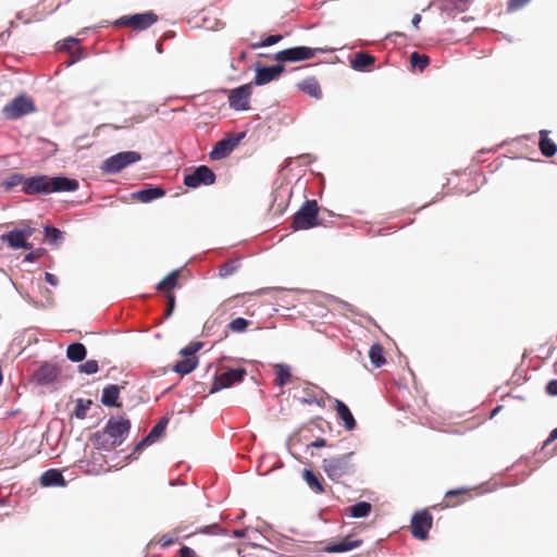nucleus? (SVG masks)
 Listing matches in <instances>:
<instances>
[{"label": "nucleus", "instance_id": "nucleus-54", "mask_svg": "<svg viewBox=\"0 0 557 557\" xmlns=\"http://www.w3.org/2000/svg\"><path fill=\"white\" fill-rule=\"evenodd\" d=\"M36 258H37V256L35 252H29L28 255H26L25 260L29 261V262H34L36 260Z\"/></svg>", "mask_w": 557, "mask_h": 557}, {"label": "nucleus", "instance_id": "nucleus-31", "mask_svg": "<svg viewBox=\"0 0 557 557\" xmlns=\"http://www.w3.org/2000/svg\"><path fill=\"white\" fill-rule=\"evenodd\" d=\"M371 510H372V506L368 502H359V503H357V504L346 508V511L352 518H363V517H367V516H369Z\"/></svg>", "mask_w": 557, "mask_h": 557}, {"label": "nucleus", "instance_id": "nucleus-49", "mask_svg": "<svg viewBox=\"0 0 557 557\" xmlns=\"http://www.w3.org/2000/svg\"><path fill=\"white\" fill-rule=\"evenodd\" d=\"M45 278L52 286H55L58 284V277L52 273L46 272Z\"/></svg>", "mask_w": 557, "mask_h": 557}, {"label": "nucleus", "instance_id": "nucleus-55", "mask_svg": "<svg viewBox=\"0 0 557 557\" xmlns=\"http://www.w3.org/2000/svg\"><path fill=\"white\" fill-rule=\"evenodd\" d=\"M235 537H244L245 536V530H235L233 532Z\"/></svg>", "mask_w": 557, "mask_h": 557}, {"label": "nucleus", "instance_id": "nucleus-27", "mask_svg": "<svg viewBox=\"0 0 557 557\" xmlns=\"http://www.w3.org/2000/svg\"><path fill=\"white\" fill-rule=\"evenodd\" d=\"M197 364V357H184L182 360L177 361L173 366V371L181 375H186L193 372L196 369Z\"/></svg>", "mask_w": 557, "mask_h": 557}, {"label": "nucleus", "instance_id": "nucleus-51", "mask_svg": "<svg viewBox=\"0 0 557 557\" xmlns=\"http://www.w3.org/2000/svg\"><path fill=\"white\" fill-rule=\"evenodd\" d=\"M77 44V40L73 37L66 39L64 41V49L70 50L72 47H74Z\"/></svg>", "mask_w": 557, "mask_h": 557}, {"label": "nucleus", "instance_id": "nucleus-22", "mask_svg": "<svg viewBox=\"0 0 557 557\" xmlns=\"http://www.w3.org/2000/svg\"><path fill=\"white\" fill-rule=\"evenodd\" d=\"M165 195V190L161 187L154 186L149 188H144L132 194V198L139 202H150L154 199L161 198Z\"/></svg>", "mask_w": 557, "mask_h": 557}, {"label": "nucleus", "instance_id": "nucleus-25", "mask_svg": "<svg viewBox=\"0 0 557 557\" xmlns=\"http://www.w3.org/2000/svg\"><path fill=\"white\" fill-rule=\"evenodd\" d=\"M120 386L110 384L103 388L101 403L107 407H121V404L117 401L120 396Z\"/></svg>", "mask_w": 557, "mask_h": 557}, {"label": "nucleus", "instance_id": "nucleus-9", "mask_svg": "<svg viewBox=\"0 0 557 557\" xmlns=\"http://www.w3.org/2000/svg\"><path fill=\"white\" fill-rule=\"evenodd\" d=\"M247 372L244 368L228 369L220 374H215L210 388V394L228 388L234 384L242 382Z\"/></svg>", "mask_w": 557, "mask_h": 557}, {"label": "nucleus", "instance_id": "nucleus-40", "mask_svg": "<svg viewBox=\"0 0 557 557\" xmlns=\"http://www.w3.org/2000/svg\"><path fill=\"white\" fill-rule=\"evenodd\" d=\"M91 404H92L91 400L78 399L76 401V406H75V416H76V418L85 419L86 414H87V411L89 410Z\"/></svg>", "mask_w": 557, "mask_h": 557}, {"label": "nucleus", "instance_id": "nucleus-35", "mask_svg": "<svg viewBox=\"0 0 557 557\" xmlns=\"http://www.w3.org/2000/svg\"><path fill=\"white\" fill-rule=\"evenodd\" d=\"M297 399L300 404L311 405L313 403H317L320 405L319 401H317L314 387L311 384H307L304 389L302 394L300 396H297Z\"/></svg>", "mask_w": 557, "mask_h": 557}, {"label": "nucleus", "instance_id": "nucleus-26", "mask_svg": "<svg viewBox=\"0 0 557 557\" xmlns=\"http://www.w3.org/2000/svg\"><path fill=\"white\" fill-rule=\"evenodd\" d=\"M302 479L314 493H324L323 479L320 474H315L311 470L305 469L302 471Z\"/></svg>", "mask_w": 557, "mask_h": 557}, {"label": "nucleus", "instance_id": "nucleus-33", "mask_svg": "<svg viewBox=\"0 0 557 557\" xmlns=\"http://www.w3.org/2000/svg\"><path fill=\"white\" fill-rule=\"evenodd\" d=\"M24 183H25L24 175H22L20 173H13L8 178H5L4 181H2L0 183V188L3 191L8 193L18 185L23 186Z\"/></svg>", "mask_w": 557, "mask_h": 557}, {"label": "nucleus", "instance_id": "nucleus-17", "mask_svg": "<svg viewBox=\"0 0 557 557\" xmlns=\"http://www.w3.org/2000/svg\"><path fill=\"white\" fill-rule=\"evenodd\" d=\"M334 410L336 411L337 418L343 421V425L347 431H352L356 429V419L344 401L334 399Z\"/></svg>", "mask_w": 557, "mask_h": 557}, {"label": "nucleus", "instance_id": "nucleus-29", "mask_svg": "<svg viewBox=\"0 0 557 557\" xmlns=\"http://www.w3.org/2000/svg\"><path fill=\"white\" fill-rule=\"evenodd\" d=\"M86 347L81 343H74L66 348V357L73 362H81L86 358Z\"/></svg>", "mask_w": 557, "mask_h": 557}, {"label": "nucleus", "instance_id": "nucleus-28", "mask_svg": "<svg viewBox=\"0 0 557 557\" xmlns=\"http://www.w3.org/2000/svg\"><path fill=\"white\" fill-rule=\"evenodd\" d=\"M375 58L366 52H357L351 60L352 69L357 71H364L370 65L374 64Z\"/></svg>", "mask_w": 557, "mask_h": 557}, {"label": "nucleus", "instance_id": "nucleus-36", "mask_svg": "<svg viewBox=\"0 0 557 557\" xmlns=\"http://www.w3.org/2000/svg\"><path fill=\"white\" fill-rule=\"evenodd\" d=\"M410 64L412 67L419 69V71L422 72L430 64V58L426 54L412 52L410 54Z\"/></svg>", "mask_w": 557, "mask_h": 557}, {"label": "nucleus", "instance_id": "nucleus-42", "mask_svg": "<svg viewBox=\"0 0 557 557\" xmlns=\"http://www.w3.org/2000/svg\"><path fill=\"white\" fill-rule=\"evenodd\" d=\"M282 38H283L282 35H269L264 39H262L260 42L252 44L251 48L258 49L261 47H269V46L275 45L278 41H281Z\"/></svg>", "mask_w": 557, "mask_h": 557}, {"label": "nucleus", "instance_id": "nucleus-7", "mask_svg": "<svg viewBox=\"0 0 557 557\" xmlns=\"http://www.w3.org/2000/svg\"><path fill=\"white\" fill-rule=\"evenodd\" d=\"M35 111L36 107L33 99L26 95L15 97L2 109V113L8 120H17Z\"/></svg>", "mask_w": 557, "mask_h": 557}, {"label": "nucleus", "instance_id": "nucleus-2", "mask_svg": "<svg viewBox=\"0 0 557 557\" xmlns=\"http://www.w3.org/2000/svg\"><path fill=\"white\" fill-rule=\"evenodd\" d=\"M78 188L76 180L64 176L48 177L46 175H37L25 178L22 191L26 195L51 194L59 191H74Z\"/></svg>", "mask_w": 557, "mask_h": 557}, {"label": "nucleus", "instance_id": "nucleus-18", "mask_svg": "<svg viewBox=\"0 0 557 557\" xmlns=\"http://www.w3.org/2000/svg\"><path fill=\"white\" fill-rule=\"evenodd\" d=\"M471 498V490L467 487H459L456 490H450L445 493L444 505L443 507H456L467 499Z\"/></svg>", "mask_w": 557, "mask_h": 557}, {"label": "nucleus", "instance_id": "nucleus-46", "mask_svg": "<svg viewBox=\"0 0 557 557\" xmlns=\"http://www.w3.org/2000/svg\"><path fill=\"white\" fill-rule=\"evenodd\" d=\"M199 533H203V534H213V535H216V534H222L224 533V530L216 523H213V524H210V525H207L205 528H201L199 529L198 531Z\"/></svg>", "mask_w": 557, "mask_h": 557}, {"label": "nucleus", "instance_id": "nucleus-12", "mask_svg": "<svg viewBox=\"0 0 557 557\" xmlns=\"http://www.w3.org/2000/svg\"><path fill=\"white\" fill-rule=\"evenodd\" d=\"M245 137V133L232 134L219 140L210 152L212 160H221L226 158Z\"/></svg>", "mask_w": 557, "mask_h": 557}, {"label": "nucleus", "instance_id": "nucleus-24", "mask_svg": "<svg viewBox=\"0 0 557 557\" xmlns=\"http://www.w3.org/2000/svg\"><path fill=\"white\" fill-rule=\"evenodd\" d=\"M40 484L42 486H65L66 482L61 471L49 469L41 474Z\"/></svg>", "mask_w": 557, "mask_h": 557}, {"label": "nucleus", "instance_id": "nucleus-3", "mask_svg": "<svg viewBox=\"0 0 557 557\" xmlns=\"http://www.w3.org/2000/svg\"><path fill=\"white\" fill-rule=\"evenodd\" d=\"M354 453L344 454L336 457L324 458L322 460V469L329 479L336 481L345 475L354 472L355 466L351 462Z\"/></svg>", "mask_w": 557, "mask_h": 557}, {"label": "nucleus", "instance_id": "nucleus-16", "mask_svg": "<svg viewBox=\"0 0 557 557\" xmlns=\"http://www.w3.org/2000/svg\"><path fill=\"white\" fill-rule=\"evenodd\" d=\"M169 419L163 417L135 447L134 453L141 451L146 446L154 443L164 433Z\"/></svg>", "mask_w": 557, "mask_h": 557}, {"label": "nucleus", "instance_id": "nucleus-52", "mask_svg": "<svg viewBox=\"0 0 557 557\" xmlns=\"http://www.w3.org/2000/svg\"><path fill=\"white\" fill-rule=\"evenodd\" d=\"M555 440H557V428H556V429H554V430L550 432V434H549L548 438H547V440H546V442H545V445H547L548 443H550V442H553V441H555Z\"/></svg>", "mask_w": 557, "mask_h": 557}, {"label": "nucleus", "instance_id": "nucleus-30", "mask_svg": "<svg viewBox=\"0 0 557 557\" xmlns=\"http://www.w3.org/2000/svg\"><path fill=\"white\" fill-rule=\"evenodd\" d=\"M180 270H174L169 273L158 285L157 289L159 292H169L175 288L178 284Z\"/></svg>", "mask_w": 557, "mask_h": 557}, {"label": "nucleus", "instance_id": "nucleus-20", "mask_svg": "<svg viewBox=\"0 0 557 557\" xmlns=\"http://www.w3.org/2000/svg\"><path fill=\"white\" fill-rule=\"evenodd\" d=\"M362 544V541L359 539H354V536L347 535L338 543H332L325 547V552L327 553H343L348 552L354 548L359 547Z\"/></svg>", "mask_w": 557, "mask_h": 557}, {"label": "nucleus", "instance_id": "nucleus-39", "mask_svg": "<svg viewBox=\"0 0 557 557\" xmlns=\"http://www.w3.org/2000/svg\"><path fill=\"white\" fill-rule=\"evenodd\" d=\"M209 14L210 12H207L206 10H202L199 13V17L202 21L201 26L207 29H215L219 26L220 21L215 16H209Z\"/></svg>", "mask_w": 557, "mask_h": 557}, {"label": "nucleus", "instance_id": "nucleus-45", "mask_svg": "<svg viewBox=\"0 0 557 557\" xmlns=\"http://www.w3.org/2000/svg\"><path fill=\"white\" fill-rule=\"evenodd\" d=\"M531 0H508L507 12H516L525 7Z\"/></svg>", "mask_w": 557, "mask_h": 557}, {"label": "nucleus", "instance_id": "nucleus-21", "mask_svg": "<svg viewBox=\"0 0 557 557\" xmlns=\"http://www.w3.org/2000/svg\"><path fill=\"white\" fill-rule=\"evenodd\" d=\"M299 90L317 100L322 98V89L315 77H307L297 84Z\"/></svg>", "mask_w": 557, "mask_h": 557}, {"label": "nucleus", "instance_id": "nucleus-41", "mask_svg": "<svg viewBox=\"0 0 557 557\" xmlns=\"http://www.w3.org/2000/svg\"><path fill=\"white\" fill-rule=\"evenodd\" d=\"M201 342H191L189 345L180 350L183 357H196V354L202 348Z\"/></svg>", "mask_w": 557, "mask_h": 557}, {"label": "nucleus", "instance_id": "nucleus-6", "mask_svg": "<svg viewBox=\"0 0 557 557\" xmlns=\"http://www.w3.org/2000/svg\"><path fill=\"white\" fill-rule=\"evenodd\" d=\"M158 21V15L148 11L132 15H124L117 18L113 25L115 27H131L134 30L141 32L152 26Z\"/></svg>", "mask_w": 557, "mask_h": 557}, {"label": "nucleus", "instance_id": "nucleus-10", "mask_svg": "<svg viewBox=\"0 0 557 557\" xmlns=\"http://www.w3.org/2000/svg\"><path fill=\"white\" fill-rule=\"evenodd\" d=\"M215 182V174L206 166H197L193 172L185 174L184 185L189 188H197L201 185H212Z\"/></svg>", "mask_w": 557, "mask_h": 557}, {"label": "nucleus", "instance_id": "nucleus-23", "mask_svg": "<svg viewBox=\"0 0 557 557\" xmlns=\"http://www.w3.org/2000/svg\"><path fill=\"white\" fill-rule=\"evenodd\" d=\"M539 135V148L541 153L546 158L554 157L557 152V145L548 137L549 131L542 129Z\"/></svg>", "mask_w": 557, "mask_h": 557}, {"label": "nucleus", "instance_id": "nucleus-32", "mask_svg": "<svg viewBox=\"0 0 557 557\" xmlns=\"http://www.w3.org/2000/svg\"><path fill=\"white\" fill-rule=\"evenodd\" d=\"M369 358H370L371 363L375 368H380L383 364H385L386 359L384 357V349H383L382 345H380L377 343L373 344L369 350Z\"/></svg>", "mask_w": 557, "mask_h": 557}, {"label": "nucleus", "instance_id": "nucleus-50", "mask_svg": "<svg viewBox=\"0 0 557 557\" xmlns=\"http://www.w3.org/2000/svg\"><path fill=\"white\" fill-rule=\"evenodd\" d=\"M309 446L315 447V448L324 447V446H326V441L324 438H317L315 441L310 443Z\"/></svg>", "mask_w": 557, "mask_h": 557}, {"label": "nucleus", "instance_id": "nucleus-19", "mask_svg": "<svg viewBox=\"0 0 557 557\" xmlns=\"http://www.w3.org/2000/svg\"><path fill=\"white\" fill-rule=\"evenodd\" d=\"M58 375L59 369L57 366L45 363L34 373V380L38 384L46 385L55 381Z\"/></svg>", "mask_w": 557, "mask_h": 557}, {"label": "nucleus", "instance_id": "nucleus-43", "mask_svg": "<svg viewBox=\"0 0 557 557\" xmlns=\"http://www.w3.org/2000/svg\"><path fill=\"white\" fill-rule=\"evenodd\" d=\"M238 268L236 261H226L224 262L219 270V274L221 277H227L232 275Z\"/></svg>", "mask_w": 557, "mask_h": 557}, {"label": "nucleus", "instance_id": "nucleus-34", "mask_svg": "<svg viewBox=\"0 0 557 557\" xmlns=\"http://www.w3.org/2000/svg\"><path fill=\"white\" fill-rule=\"evenodd\" d=\"M275 383L278 386H284L292 377L289 366L283 363L275 366Z\"/></svg>", "mask_w": 557, "mask_h": 557}, {"label": "nucleus", "instance_id": "nucleus-8", "mask_svg": "<svg viewBox=\"0 0 557 557\" xmlns=\"http://www.w3.org/2000/svg\"><path fill=\"white\" fill-rule=\"evenodd\" d=\"M141 159L140 153L136 151H123L108 158L101 169L106 173H117L129 164L136 163Z\"/></svg>", "mask_w": 557, "mask_h": 557}, {"label": "nucleus", "instance_id": "nucleus-56", "mask_svg": "<svg viewBox=\"0 0 557 557\" xmlns=\"http://www.w3.org/2000/svg\"><path fill=\"white\" fill-rule=\"evenodd\" d=\"M231 300L232 299H227L221 305V309L223 310V312L227 310V306L230 305Z\"/></svg>", "mask_w": 557, "mask_h": 557}, {"label": "nucleus", "instance_id": "nucleus-38", "mask_svg": "<svg viewBox=\"0 0 557 557\" xmlns=\"http://www.w3.org/2000/svg\"><path fill=\"white\" fill-rule=\"evenodd\" d=\"M249 325L250 321L244 318H236L227 324V329L233 333H242L245 332Z\"/></svg>", "mask_w": 557, "mask_h": 557}, {"label": "nucleus", "instance_id": "nucleus-37", "mask_svg": "<svg viewBox=\"0 0 557 557\" xmlns=\"http://www.w3.org/2000/svg\"><path fill=\"white\" fill-rule=\"evenodd\" d=\"M45 238L51 245H58L63 238V233L57 227L46 226L45 227Z\"/></svg>", "mask_w": 557, "mask_h": 557}, {"label": "nucleus", "instance_id": "nucleus-11", "mask_svg": "<svg viewBox=\"0 0 557 557\" xmlns=\"http://www.w3.org/2000/svg\"><path fill=\"white\" fill-rule=\"evenodd\" d=\"M433 517L426 510L417 511L411 518V533L418 540H426L432 528Z\"/></svg>", "mask_w": 557, "mask_h": 557}, {"label": "nucleus", "instance_id": "nucleus-1", "mask_svg": "<svg viewBox=\"0 0 557 557\" xmlns=\"http://www.w3.org/2000/svg\"><path fill=\"white\" fill-rule=\"evenodd\" d=\"M131 430V421L124 417H112L106 426L96 432L91 441L98 449L112 450L127 437Z\"/></svg>", "mask_w": 557, "mask_h": 557}, {"label": "nucleus", "instance_id": "nucleus-48", "mask_svg": "<svg viewBox=\"0 0 557 557\" xmlns=\"http://www.w3.org/2000/svg\"><path fill=\"white\" fill-rule=\"evenodd\" d=\"M546 393L550 396H557V380H552L547 383Z\"/></svg>", "mask_w": 557, "mask_h": 557}, {"label": "nucleus", "instance_id": "nucleus-44", "mask_svg": "<svg viewBox=\"0 0 557 557\" xmlns=\"http://www.w3.org/2000/svg\"><path fill=\"white\" fill-rule=\"evenodd\" d=\"M79 372L86 373V374H94L98 372L99 366L96 360H87L85 363H82L78 367Z\"/></svg>", "mask_w": 557, "mask_h": 557}, {"label": "nucleus", "instance_id": "nucleus-13", "mask_svg": "<svg viewBox=\"0 0 557 557\" xmlns=\"http://www.w3.org/2000/svg\"><path fill=\"white\" fill-rule=\"evenodd\" d=\"M251 96V85L246 84L232 89L228 95L230 107L237 111L249 109V99Z\"/></svg>", "mask_w": 557, "mask_h": 557}, {"label": "nucleus", "instance_id": "nucleus-4", "mask_svg": "<svg viewBox=\"0 0 557 557\" xmlns=\"http://www.w3.org/2000/svg\"><path fill=\"white\" fill-rule=\"evenodd\" d=\"M319 220V207L315 200H307L294 214L290 227L294 231L309 230L321 225Z\"/></svg>", "mask_w": 557, "mask_h": 557}, {"label": "nucleus", "instance_id": "nucleus-5", "mask_svg": "<svg viewBox=\"0 0 557 557\" xmlns=\"http://www.w3.org/2000/svg\"><path fill=\"white\" fill-rule=\"evenodd\" d=\"M334 49L327 47L309 48L299 46L281 50L275 54L274 58L280 62H298L304 60H310L314 58L317 53L331 52Z\"/></svg>", "mask_w": 557, "mask_h": 557}, {"label": "nucleus", "instance_id": "nucleus-57", "mask_svg": "<svg viewBox=\"0 0 557 557\" xmlns=\"http://www.w3.org/2000/svg\"><path fill=\"white\" fill-rule=\"evenodd\" d=\"M499 409H500V407H496V408L493 410L492 416H494V414L498 413V410H499Z\"/></svg>", "mask_w": 557, "mask_h": 557}, {"label": "nucleus", "instance_id": "nucleus-15", "mask_svg": "<svg viewBox=\"0 0 557 557\" xmlns=\"http://www.w3.org/2000/svg\"><path fill=\"white\" fill-rule=\"evenodd\" d=\"M284 72V66L281 64H275L271 66H264L257 69L255 84L256 85H265L275 78H277Z\"/></svg>", "mask_w": 557, "mask_h": 557}, {"label": "nucleus", "instance_id": "nucleus-53", "mask_svg": "<svg viewBox=\"0 0 557 557\" xmlns=\"http://www.w3.org/2000/svg\"><path fill=\"white\" fill-rule=\"evenodd\" d=\"M421 22V15L420 14H414L412 20H411V23L412 25L418 29L419 28V23Z\"/></svg>", "mask_w": 557, "mask_h": 557}, {"label": "nucleus", "instance_id": "nucleus-47", "mask_svg": "<svg viewBox=\"0 0 557 557\" xmlns=\"http://www.w3.org/2000/svg\"><path fill=\"white\" fill-rule=\"evenodd\" d=\"M165 297H166V308H165L164 315H165V318H169L172 314L174 307H175V295L172 293H168Z\"/></svg>", "mask_w": 557, "mask_h": 557}, {"label": "nucleus", "instance_id": "nucleus-14", "mask_svg": "<svg viewBox=\"0 0 557 557\" xmlns=\"http://www.w3.org/2000/svg\"><path fill=\"white\" fill-rule=\"evenodd\" d=\"M32 235V230H13L7 234L1 236V239L8 244V246L12 249H32L33 245L27 242L28 237Z\"/></svg>", "mask_w": 557, "mask_h": 557}]
</instances>
